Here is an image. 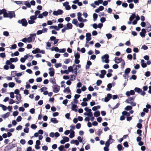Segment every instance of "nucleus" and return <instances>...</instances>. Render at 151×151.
<instances>
[{
  "instance_id": "1",
  "label": "nucleus",
  "mask_w": 151,
  "mask_h": 151,
  "mask_svg": "<svg viewBox=\"0 0 151 151\" xmlns=\"http://www.w3.org/2000/svg\"><path fill=\"white\" fill-rule=\"evenodd\" d=\"M115 61L116 63H121V66H124L125 65V62L124 60H123L122 58H118V57H116L115 58Z\"/></svg>"
},
{
  "instance_id": "2",
  "label": "nucleus",
  "mask_w": 151,
  "mask_h": 151,
  "mask_svg": "<svg viewBox=\"0 0 151 151\" xmlns=\"http://www.w3.org/2000/svg\"><path fill=\"white\" fill-rule=\"evenodd\" d=\"M73 67H68V70H65V73L68 74L69 73V72H71L73 71ZM73 71L75 74H76L77 73V68L76 67H75V68H74Z\"/></svg>"
},
{
  "instance_id": "3",
  "label": "nucleus",
  "mask_w": 151,
  "mask_h": 151,
  "mask_svg": "<svg viewBox=\"0 0 151 151\" xmlns=\"http://www.w3.org/2000/svg\"><path fill=\"white\" fill-rule=\"evenodd\" d=\"M18 22L19 24H21L22 26L24 27H26L28 24L27 20L24 18L22 19L21 20H19L18 21Z\"/></svg>"
},
{
  "instance_id": "4",
  "label": "nucleus",
  "mask_w": 151,
  "mask_h": 151,
  "mask_svg": "<svg viewBox=\"0 0 151 151\" xmlns=\"http://www.w3.org/2000/svg\"><path fill=\"white\" fill-rule=\"evenodd\" d=\"M109 56L108 55L105 54L104 55L101 57L102 62H104L106 63H108L109 62Z\"/></svg>"
},
{
  "instance_id": "5",
  "label": "nucleus",
  "mask_w": 151,
  "mask_h": 151,
  "mask_svg": "<svg viewBox=\"0 0 151 151\" xmlns=\"http://www.w3.org/2000/svg\"><path fill=\"white\" fill-rule=\"evenodd\" d=\"M6 15L7 16L5 17V18L9 17L11 19L15 17V14L14 11H10L8 13L6 12Z\"/></svg>"
},
{
  "instance_id": "6",
  "label": "nucleus",
  "mask_w": 151,
  "mask_h": 151,
  "mask_svg": "<svg viewBox=\"0 0 151 151\" xmlns=\"http://www.w3.org/2000/svg\"><path fill=\"white\" fill-rule=\"evenodd\" d=\"M53 92L55 93H57L60 90V86H58L57 84H56L55 85H54L53 86Z\"/></svg>"
},
{
  "instance_id": "7",
  "label": "nucleus",
  "mask_w": 151,
  "mask_h": 151,
  "mask_svg": "<svg viewBox=\"0 0 151 151\" xmlns=\"http://www.w3.org/2000/svg\"><path fill=\"white\" fill-rule=\"evenodd\" d=\"M49 74L50 76L52 77L54 76L55 73L54 70L53 68H50L49 69Z\"/></svg>"
},
{
  "instance_id": "8",
  "label": "nucleus",
  "mask_w": 151,
  "mask_h": 151,
  "mask_svg": "<svg viewBox=\"0 0 151 151\" xmlns=\"http://www.w3.org/2000/svg\"><path fill=\"white\" fill-rule=\"evenodd\" d=\"M86 43H87L88 42L91 40V34L90 33H87L86 34Z\"/></svg>"
},
{
  "instance_id": "9",
  "label": "nucleus",
  "mask_w": 151,
  "mask_h": 151,
  "mask_svg": "<svg viewBox=\"0 0 151 151\" xmlns=\"http://www.w3.org/2000/svg\"><path fill=\"white\" fill-rule=\"evenodd\" d=\"M135 97H130L127 99L126 101L125 102L127 103L130 104L133 101H134Z\"/></svg>"
},
{
  "instance_id": "10",
  "label": "nucleus",
  "mask_w": 151,
  "mask_h": 151,
  "mask_svg": "<svg viewBox=\"0 0 151 151\" xmlns=\"http://www.w3.org/2000/svg\"><path fill=\"white\" fill-rule=\"evenodd\" d=\"M135 92L134 90H131L130 91H127L126 93V95L128 97L131 95H133L134 94Z\"/></svg>"
},
{
  "instance_id": "11",
  "label": "nucleus",
  "mask_w": 151,
  "mask_h": 151,
  "mask_svg": "<svg viewBox=\"0 0 151 151\" xmlns=\"http://www.w3.org/2000/svg\"><path fill=\"white\" fill-rule=\"evenodd\" d=\"M2 14H3V17H6V10L4 9L2 10L0 9V15Z\"/></svg>"
},
{
  "instance_id": "12",
  "label": "nucleus",
  "mask_w": 151,
  "mask_h": 151,
  "mask_svg": "<svg viewBox=\"0 0 151 151\" xmlns=\"http://www.w3.org/2000/svg\"><path fill=\"white\" fill-rule=\"evenodd\" d=\"M146 30L145 29H142V32L139 33L140 35L142 37H145V34L146 33Z\"/></svg>"
},
{
  "instance_id": "13",
  "label": "nucleus",
  "mask_w": 151,
  "mask_h": 151,
  "mask_svg": "<svg viewBox=\"0 0 151 151\" xmlns=\"http://www.w3.org/2000/svg\"><path fill=\"white\" fill-rule=\"evenodd\" d=\"M72 104L71 107V109L72 110L77 112L78 111V107L75 104Z\"/></svg>"
},
{
  "instance_id": "14",
  "label": "nucleus",
  "mask_w": 151,
  "mask_h": 151,
  "mask_svg": "<svg viewBox=\"0 0 151 151\" xmlns=\"http://www.w3.org/2000/svg\"><path fill=\"white\" fill-rule=\"evenodd\" d=\"M40 52V49L38 48H36L35 50H33L32 53L34 54L39 53Z\"/></svg>"
},
{
  "instance_id": "15",
  "label": "nucleus",
  "mask_w": 151,
  "mask_h": 151,
  "mask_svg": "<svg viewBox=\"0 0 151 151\" xmlns=\"http://www.w3.org/2000/svg\"><path fill=\"white\" fill-rule=\"evenodd\" d=\"M73 27V25L72 24L70 23H68L67 24V27H66V28L68 29H71Z\"/></svg>"
},
{
  "instance_id": "16",
  "label": "nucleus",
  "mask_w": 151,
  "mask_h": 151,
  "mask_svg": "<svg viewBox=\"0 0 151 151\" xmlns=\"http://www.w3.org/2000/svg\"><path fill=\"white\" fill-rule=\"evenodd\" d=\"M50 82H51L54 85H55L56 84H57L56 83L55 80L54 78H50Z\"/></svg>"
},
{
  "instance_id": "17",
  "label": "nucleus",
  "mask_w": 151,
  "mask_h": 151,
  "mask_svg": "<svg viewBox=\"0 0 151 151\" xmlns=\"http://www.w3.org/2000/svg\"><path fill=\"white\" fill-rule=\"evenodd\" d=\"M27 41L29 42H32V41H34L35 40V37H32L30 36L28 37L27 38Z\"/></svg>"
},
{
  "instance_id": "18",
  "label": "nucleus",
  "mask_w": 151,
  "mask_h": 151,
  "mask_svg": "<svg viewBox=\"0 0 151 151\" xmlns=\"http://www.w3.org/2000/svg\"><path fill=\"white\" fill-rule=\"evenodd\" d=\"M50 121L51 122L54 124H56L58 123V121L57 120L56 118H53L51 119Z\"/></svg>"
},
{
  "instance_id": "19",
  "label": "nucleus",
  "mask_w": 151,
  "mask_h": 151,
  "mask_svg": "<svg viewBox=\"0 0 151 151\" xmlns=\"http://www.w3.org/2000/svg\"><path fill=\"white\" fill-rule=\"evenodd\" d=\"M16 98L18 101H21V94H20L17 95L16 96Z\"/></svg>"
},
{
  "instance_id": "20",
  "label": "nucleus",
  "mask_w": 151,
  "mask_h": 151,
  "mask_svg": "<svg viewBox=\"0 0 151 151\" xmlns=\"http://www.w3.org/2000/svg\"><path fill=\"white\" fill-rule=\"evenodd\" d=\"M63 91L65 93L67 92L68 93H70L71 92L70 91L69 88V87H67L65 89L63 90Z\"/></svg>"
},
{
  "instance_id": "21",
  "label": "nucleus",
  "mask_w": 151,
  "mask_h": 151,
  "mask_svg": "<svg viewBox=\"0 0 151 151\" xmlns=\"http://www.w3.org/2000/svg\"><path fill=\"white\" fill-rule=\"evenodd\" d=\"M70 131H71V133L70 134V135H69V137L70 138H72L73 137L75 136L74 134V132L73 130H72L71 131L70 130Z\"/></svg>"
},
{
  "instance_id": "22",
  "label": "nucleus",
  "mask_w": 151,
  "mask_h": 151,
  "mask_svg": "<svg viewBox=\"0 0 151 151\" xmlns=\"http://www.w3.org/2000/svg\"><path fill=\"white\" fill-rule=\"evenodd\" d=\"M136 17L135 14V13L132 14L130 17L129 18V20L130 21H132Z\"/></svg>"
},
{
  "instance_id": "23",
  "label": "nucleus",
  "mask_w": 151,
  "mask_h": 151,
  "mask_svg": "<svg viewBox=\"0 0 151 151\" xmlns=\"http://www.w3.org/2000/svg\"><path fill=\"white\" fill-rule=\"evenodd\" d=\"M18 59L17 58H11L10 59V61L11 62H16L18 60Z\"/></svg>"
},
{
  "instance_id": "24",
  "label": "nucleus",
  "mask_w": 151,
  "mask_h": 151,
  "mask_svg": "<svg viewBox=\"0 0 151 151\" xmlns=\"http://www.w3.org/2000/svg\"><path fill=\"white\" fill-rule=\"evenodd\" d=\"M100 115V112L99 111H97L94 113V115L96 117L99 116Z\"/></svg>"
},
{
  "instance_id": "25",
  "label": "nucleus",
  "mask_w": 151,
  "mask_h": 151,
  "mask_svg": "<svg viewBox=\"0 0 151 151\" xmlns=\"http://www.w3.org/2000/svg\"><path fill=\"white\" fill-rule=\"evenodd\" d=\"M112 137V136L111 135H109V139L108 141L110 143H111L114 141V139H113Z\"/></svg>"
},
{
  "instance_id": "26",
  "label": "nucleus",
  "mask_w": 151,
  "mask_h": 151,
  "mask_svg": "<svg viewBox=\"0 0 151 151\" xmlns=\"http://www.w3.org/2000/svg\"><path fill=\"white\" fill-rule=\"evenodd\" d=\"M112 87V85L111 83H109L107 86V88H106V90L107 91H110L111 88Z\"/></svg>"
},
{
  "instance_id": "27",
  "label": "nucleus",
  "mask_w": 151,
  "mask_h": 151,
  "mask_svg": "<svg viewBox=\"0 0 151 151\" xmlns=\"http://www.w3.org/2000/svg\"><path fill=\"white\" fill-rule=\"evenodd\" d=\"M78 23L77 19H73L72 21V23L74 24L76 26H78V24H77Z\"/></svg>"
},
{
  "instance_id": "28",
  "label": "nucleus",
  "mask_w": 151,
  "mask_h": 151,
  "mask_svg": "<svg viewBox=\"0 0 151 151\" xmlns=\"http://www.w3.org/2000/svg\"><path fill=\"white\" fill-rule=\"evenodd\" d=\"M10 114L9 112H7L6 114H3L2 116L3 118H5L8 117L9 116Z\"/></svg>"
},
{
  "instance_id": "29",
  "label": "nucleus",
  "mask_w": 151,
  "mask_h": 151,
  "mask_svg": "<svg viewBox=\"0 0 151 151\" xmlns=\"http://www.w3.org/2000/svg\"><path fill=\"white\" fill-rule=\"evenodd\" d=\"M50 29H54L57 31L59 30V28L56 26H51L50 27Z\"/></svg>"
},
{
  "instance_id": "30",
  "label": "nucleus",
  "mask_w": 151,
  "mask_h": 151,
  "mask_svg": "<svg viewBox=\"0 0 151 151\" xmlns=\"http://www.w3.org/2000/svg\"><path fill=\"white\" fill-rule=\"evenodd\" d=\"M141 66H147L146 63H145V61L144 60H141Z\"/></svg>"
},
{
  "instance_id": "31",
  "label": "nucleus",
  "mask_w": 151,
  "mask_h": 151,
  "mask_svg": "<svg viewBox=\"0 0 151 151\" xmlns=\"http://www.w3.org/2000/svg\"><path fill=\"white\" fill-rule=\"evenodd\" d=\"M15 86L14 83L11 82L9 83V86L10 88H13Z\"/></svg>"
},
{
  "instance_id": "32",
  "label": "nucleus",
  "mask_w": 151,
  "mask_h": 151,
  "mask_svg": "<svg viewBox=\"0 0 151 151\" xmlns=\"http://www.w3.org/2000/svg\"><path fill=\"white\" fill-rule=\"evenodd\" d=\"M134 90L135 92L138 93H140V91H141V89L139 88H134Z\"/></svg>"
},
{
  "instance_id": "33",
  "label": "nucleus",
  "mask_w": 151,
  "mask_h": 151,
  "mask_svg": "<svg viewBox=\"0 0 151 151\" xmlns=\"http://www.w3.org/2000/svg\"><path fill=\"white\" fill-rule=\"evenodd\" d=\"M130 68H127L124 71L125 74L126 75H127V74H128L130 72Z\"/></svg>"
},
{
  "instance_id": "34",
  "label": "nucleus",
  "mask_w": 151,
  "mask_h": 151,
  "mask_svg": "<svg viewBox=\"0 0 151 151\" xmlns=\"http://www.w3.org/2000/svg\"><path fill=\"white\" fill-rule=\"evenodd\" d=\"M132 109V107L130 106H127L124 109L126 110H129Z\"/></svg>"
},
{
  "instance_id": "35",
  "label": "nucleus",
  "mask_w": 151,
  "mask_h": 151,
  "mask_svg": "<svg viewBox=\"0 0 151 151\" xmlns=\"http://www.w3.org/2000/svg\"><path fill=\"white\" fill-rule=\"evenodd\" d=\"M0 107H2L3 110L4 111L6 110L7 109V107L3 105L0 104Z\"/></svg>"
},
{
  "instance_id": "36",
  "label": "nucleus",
  "mask_w": 151,
  "mask_h": 151,
  "mask_svg": "<svg viewBox=\"0 0 151 151\" xmlns=\"http://www.w3.org/2000/svg\"><path fill=\"white\" fill-rule=\"evenodd\" d=\"M93 17L94 21L96 20L97 18L98 17V15L96 13H94L93 15Z\"/></svg>"
},
{
  "instance_id": "37",
  "label": "nucleus",
  "mask_w": 151,
  "mask_h": 151,
  "mask_svg": "<svg viewBox=\"0 0 151 151\" xmlns=\"http://www.w3.org/2000/svg\"><path fill=\"white\" fill-rule=\"evenodd\" d=\"M147 30L148 32L151 31V26L150 24H148V26L147 27Z\"/></svg>"
},
{
  "instance_id": "38",
  "label": "nucleus",
  "mask_w": 151,
  "mask_h": 151,
  "mask_svg": "<svg viewBox=\"0 0 151 151\" xmlns=\"http://www.w3.org/2000/svg\"><path fill=\"white\" fill-rule=\"evenodd\" d=\"M62 138L64 140L65 142H68L69 140V138L68 137L63 136L62 137Z\"/></svg>"
},
{
  "instance_id": "39",
  "label": "nucleus",
  "mask_w": 151,
  "mask_h": 151,
  "mask_svg": "<svg viewBox=\"0 0 151 151\" xmlns=\"http://www.w3.org/2000/svg\"><path fill=\"white\" fill-rule=\"evenodd\" d=\"M122 146L120 144H119L117 146V148L119 151H121L122 150Z\"/></svg>"
},
{
  "instance_id": "40",
  "label": "nucleus",
  "mask_w": 151,
  "mask_h": 151,
  "mask_svg": "<svg viewBox=\"0 0 151 151\" xmlns=\"http://www.w3.org/2000/svg\"><path fill=\"white\" fill-rule=\"evenodd\" d=\"M25 5L28 7H30L31 6L29 2L27 1H26L25 3Z\"/></svg>"
},
{
  "instance_id": "41",
  "label": "nucleus",
  "mask_w": 151,
  "mask_h": 151,
  "mask_svg": "<svg viewBox=\"0 0 151 151\" xmlns=\"http://www.w3.org/2000/svg\"><path fill=\"white\" fill-rule=\"evenodd\" d=\"M106 36L108 39H111L112 37V35L110 33L106 34Z\"/></svg>"
},
{
  "instance_id": "42",
  "label": "nucleus",
  "mask_w": 151,
  "mask_h": 151,
  "mask_svg": "<svg viewBox=\"0 0 151 151\" xmlns=\"http://www.w3.org/2000/svg\"><path fill=\"white\" fill-rule=\"evenodd\" d=\"M37 18V17L35 15L31 16L30 17V19H32L33 20L36 19Z\"/></svg>"
},
{
  "instance_id": "43",
  "label": "nucleus",
  "mask_w": 151,
  "mask_h": 151,
  "mask_svg": "<svg viewBox=\"0 0 151 151\" xmlns=\"http://www.w3.org/2000/svg\"><path fill=\"white\" fill-rule=\"evenodd\" d=\"M11 62L9 60H7L6 62V65H4V66H8V65H10L11 64Z\"/></svg>"
},
{
  "instance_id": "44",
  "label": "nucleus",
  "mask_w": 151,
  "mask_h": 151,
  "mask_svg": "<svg viewBox=\"0 0 151 151\" xmlns=\"http://www.w3.org/2000/svg\"><path fill=\"white\" fill-rule=\"evenodd\" d=\"M75 57L76 59H79L80 58V54L78 53L77 52L76 54L75 55Z\"/></svg>"
},
{
  "instance_id": "45",
  "label": "nucleus",
  "mask_w": 151,
  "mask_h": 151,
  "mask_svg": "<svg viewBox=\"0 0 151 151\" xmlns=\"http://www.w3.org/2000/svg\"><path fill=\"white\" fill-rule=\"evenodd\" d=\"M14 79L16 82H17L18 83H20L21 82V80H19V78H15Z\"/></svg>"
},
{
  "instance_id": "46",
  "label": "nucleus",
  "mask_w": 151,
  "mask_h": 151,
  "mask_svg": "<svg viewBox=\"0 0 151 151\" xmlns=\"http://www.w3.org/2000/svg\"><path fill=\"white\" fill-rule=\"evenodd\" d=\"M57 11L58 15L62 14L63 13V10L61 9H58Z\"/></svg>"
},
{
  "instance_id": "47",
  "label": "nucleus",
  "mask_w": 151,
  "mask_h": 151,
  "mask_svg": "<svg viewBox=\"0 0 151 151\" xmlns=\"http://www.w3.org/2000/svg\"><path fill=\"white\" fill-rule=\"evenodd\" d=\"M84 110L86 112H90L91 111V109H89L87 107H86L84 108Z\"/></svg>"
},
{
  "instance_id": "48",
  "label": "nucleus",
  "mask_w": 151,
  "mask_h": 151,
  "mask_svg": "<svg viewBox=\"0 0 151 151\" xmlns=\"http://www.w3.org/2000/svg\"><path fill=\"white\" fill-rule=\"evenodd\" d=\"M3 35L6 36H8L9 35V33L8 32L6 31L3 32Z\"/></svg>"
},
{
  "instance_id": "49",
  "label": "nucleus",
  "mask_w": 151,
  "mask_h": 151,
  "mask_svg": "<svg viewBox=\"0 0 151 151\" xmlns=\"http://www.w3.org/2000/svg\"><path fill=\"white\" fill-rule=\"evenodd\" d=\"M102 83V81L101 80H98L96 82V84L97 86H99Z\"/></svg>"
},
{
  "instance_id": "50",
  "label": "nucleus",
  "mask_w": 151,
  "mask_h": 151,
  "mask_svg": "<svg viewBox=\"0 0 151 151\" xmlns=\"http://www.w3.org/2000/svg\"><path fill=\"white\" fill-rule=\"evenodd\" d=\"M22 117L20 116H19L17 119V121L18 122H19L21 121Z\"/></svg>"
},
{
  "instance_id": "51",
  "label": "nucleus",
  "mask_w": 151,
  "mask_h": 151,
  "mask_svg": "<svg viewBox=\"0 0 151 151\" xmlns=\"http://www.w3.org/2000/svg\"><path fill=\"white\" fill-rule=\"evenodd\" d=\"M35 21L34 20H33L32 19H30V20H28V22L29 24H33L35 22Z\"/></svg>"
},
{
  "instance_id": "52",
  "label": "nucleus",
  "mask_w": 151,
  "mask_h": 151,
  "mask_svg": "<svg viewBox=\"0 0 151 151\" xmlns=\"http://www.w3.org/2000/svg\"><path fill=\"white\" fill-rule=\"evenodd\" d=\"M78 140L80 142H82L83 139L80 136H78L77 137Z\"/></svg>"
},
{
  "instance_id": "53",
  "label": "nucleus",
  "mask_w": 151,
  "mask_h": 151,
  "mask_svg": "<svg viewBox=\"0 0 151 151\" xmlns=\"http://www.w3.org/2000/svg\"><path fill=\"white\" fill-rule=\"evenodd\" d=\"M29 128L28 127H26L24 129V132L26 133H28L29 132Z\"/></svg>"
},
{
  "instance_id": "54",
  "label": "nucleus",
  "mask_w": 151,
  "mask_h": 151,
  "mask_svg": "<svg viewBox=\"0 0 151 151\" xmlns=\"http://www.w3.org/2000/svg\"><path fill=\"white\" fill-rule=\"evenodd\" d=\"M10 97L12 98H14V93L13 92H11L10 93Z\"/></svg>"
},
{
  "instance_id": "55",
  "label": "nucleus",
  "mask_w": 151,
  "mask_h": 151,
  "mask_svg": "<svg viewBox=\"0 0 151 151\" xmlns=\"http://www.w3.org/2000/svg\"><path fill=\"white\" fill-rule=\"evenodd\" d=\"M126 51L127 53H129L131 52L132 50L130 48H128L126 49Z\"/></svg>"
},
{
  "instance_id": "56",
  "label": "nucleus",
  "mask_w": 151,
  "mask_h": 151,
  "mask_svg": "<svg viewBox=\"0 0 151 151\" xmlns=\"http://www.w3.org/2000/svg\"><path fill=\"white\" fill-rule=\"evenodd\" d=\"M48 13L47 11H45L42 13L43 16L46 17L48 14Z\"/></svg>"
},
{
  "instance_id": "57",
  "label": "nucleus",
  "mask_w": 151,
  "mask_h": 151,
  "mask_svg": "<svg viewBox=\"0 0 151 151\" xmlns=\"http://www.w3.org/2000/svg\"><path fill=\"white\" fill-rule=\"evenodd\" d=\"M76 78L75 76L74 75H71L70 77V80L73 81L75 80Z\"/></svg>"
},
{
  "instance_id": "58",
  "label": "nucleus",
  "mask_w": 151,
  "mask_h": 151,
  "mask_svg": "<svg viewBox=\"0 0 151 151\" xmlns=\"http://www.w3.org/2000/svg\"><path fill=\"white\" fill-rule=\"evenodd\" d=\"M127 58L128 59L131 60L132 59V55L129 54L127 56Z\"/></svg>"
},
{
  "instance_id": "59",
  "label": "nucleus",
  "mask_w": 151,
  "mask_h": 151,
  "mask_svg": "<svg viewBox=\"0 0 151 151\" xmlns=\"http://www.w3.org/2000/svg\"><path fill=\"white\" fill-rule=\"evenodd\" d=\"M142 48L144 50H146L148 49V47L147 46L144 45L142 46Z\"/></svg>"
},
{
  "instance_id": "60",
  "label": "nucleus",
  "mask_w": 151,
  "mask_h": 151,
  "mask_svg": "<svg viewBox=\"0 0 151 151\" xmlns=\"http://www.w3.org/2000/svg\"><path fill=\"white\" fill-rule=\"evenodd\" d=\"M106 19L104 17H103L101 18L100 21L102 23H104L106 21Z\"/></svg>"
},
{
  "instance_id": "61",
  "label": "nucleus",
  "mask_w": 151,
  "mask_h": 151,
  "mask_svg": "<svg viewBox=\"0 0 151 151\" xmlns=\"http://www.w3.org/2000/svg\"><path fill=\"white\" fill-rule=\"evenodd\" d=\"M123 145L126 147H129L128 142H124L123 143Z\"/></svg>"
},
{
  "instance_id": "62",
  "label": "nucleus",
  "mask_w": 151,
  "mask_h": 151,
  "mask_svg": "<svg viewBox=\"0 0 151 151\" xmlns=\"http://www.w3.org/2000/svg\"><path fill=\"white\" fill-rule=\"evenodd\" d=\"M70 59H66L64 61V63L66 64H67L70 62Z\"/></svg>"
},
{
  "instance_id": "63",
  "label": "nucleus",
  "mask_w": 151,
  "mask_h": 151,
  "mask_svg": "<svg viewBox=\"0 0 151 151\" xmlns=\"http://www.w3.org/2000/svg\"><path fill=\"white\" fill-rule=\"evenodd\" d=\"M18 113H18V111H14V112H13V115L14 116H15L18 115Z\"/></svg>"
},
{
  "instance_id": "64",
  "label": "nucleus",
  "mask_w": 151,
  "mask_h": 151,
  "mask_svg": "<svg viewBox=\"0 0 151 151\" xmlns=\"http://www.w3.org/2000/svg\"><path fill=\"white\" fill-rule=\"evenodd\" d=\"M126 29V27L124 25L122 26L121 27V29L122 31H124Z\"/></svg>"
}]
</instances>
